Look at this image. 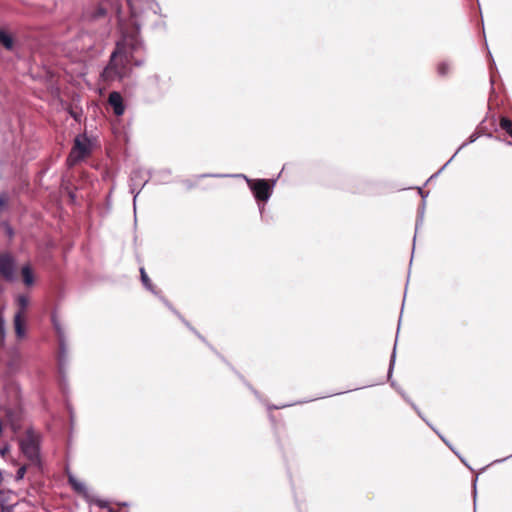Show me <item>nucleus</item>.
I'll use <instances>...</instances> for the list:
<instances>
[{"mask_svg": "<svg viewBox=\"0 0 512 512\" xmlns=\"http://www.w3.org/2000/svg\"><path fill=\"white\" fill-rule=\"evenodd\" d=\"M135 33L124 34L123 45L117 43L116 50L111 54L110 61L101 73V77L105 82L120 81L127 77L130 72L129 64L134 63L135 66L143 64L142 60L134 59L133 53L141 48V41L138 37L140 24L133 22Z\"/></svg>", "mask_w": 512, "mask_h": 512, "instance_id": "obj_1", "label": "nucleus"}, {"mask_svg": "<svg viewBox=\"0 0 512 512\" xmlns=\"http://www.w3.org/2000/svg\"><path fill=\"white\" fill-rule=\"evenodd\" d=\"M19 448L29 466L41 470V435L33 428H27L19 439Z\"/></svg>", "mask_w": 512, "mask_h": 512, "instance_id": "obj_2", "label": "nucleus"}, {"mask_svg": "<svg viewBox=\"0 0 512 512\" xmlns=\"http://www.w3.org/2000/svg\"><path fill=\"white\" fill-rule=\"evenodd\" d=\"M233 176L237 178H243L246 181L248 187L251 189L255 199L258 202H267L271 197L275 185V180H272L270 183L266 179H250L244 174H235Z\"/></svg>", "mask_w": 512, "mask_h": 512, "instance_id": "obj_3", "label": "nucleus"}, {"mask_svg": "<svg viewBox=\"0 0 512 512\" xmlns=\"http://www.w3.org/2000/svg\"><path fill=\"white\" fill-rule=\"evenodd\" d=\"M90 153V143L86 137L77 136L74 140V145L68 156L69 165H75L77 162L83 160Z\"/></svg>", "mask_w": 512, "mask_h": 512, "instance_id": "obj_4", "label": "nucleus"}, {"mask_svg": "<svg viewBox=\"0 0 512 512\" xmlns=\"http://www.w3.org/2000/svg\"><path fill=\"white\" fill-rule=\"evenodd\" d=\"M0 277L7 282L16 279V260L9 252H0Z\"/></svg>", "mask_w": 512, "mask_h": 512, "instance_id": "obj_5", "label": "nucleus"}, {"mask_svg": "<svg viewBox=\"0 0 512 512\" xmlns=\"http://www.w3.org/2000/svg\"><path fill=\"white\" fill-rule=\"evenodd\" d=\"M149 177L145 174L142 169H135L132 171L129 180L130 193L134 195L133 205L136 207V199L141 189L148 183Z\"/></svg>", "mask_w": 512, "mask_h": 512, "instance_id": "obj_6", "label": "nucleus"}, {"mask_svg": "<svg viewBox=\"0 0 512 512\" xmlns=\"http://www.w3.org/2000/svg\"><path fill=\"white\" fill-rule=\"evenodd\" d=\"M53 325L57 332L58 342H59V353H58V365L59 369L62 372L65 365L68 363V349L66 344V338L64 330L61 324L53 318Z\"/></svg>", "mask_w": 512, "mask_h": 512, "instance_id": "obj_7", "label": "nucleus"}, {"mask_svg": "<svg viewBox=\"0 0 512 512\" xmlns=\"http://www.w3.org/2000/svg\"><path fill=\"white\" fill-rule=\"evenodd\" d=\"M108 103L113 109V112L117 116L124 114L125 106L121 94L117 91H113L109 94Z\"/></svg>", "mask_w": 512, "mask_h": 512, "instance_id": "obj_8", "label": "nucleus"}, {"mask_svg": "<svg viewBox=\"0 0 512 512\" xmlns=\"http://www.w3.org/2000/svg\"><path fill=\"white\" fill-rule=\"evenodd\" d=\"M14 328L18 339H23L26 336L25 323L21 312H16L14 315Z\"/></svg>", "mask_w": 512, "mask_h": 512, "instance_id": "obj_9", "label": "nucleus"}, {"mask_svg": "<svg viewBox=\"0 0 512 512\" xmlns=\"http://www.w3.org/2000/svg\"><path fill=\"white\" fill-rule=\"evenodd\" d=\"M401 394H402L403 398H404V399H405V400H406V401H407V402L412 406V408L416 411V413L419 415V417H421V418H422V419H423V420H424V421H425V422H426V423H427V424H428V425H429V426H430V427H431V428H432V429H433V430H434V431L439 435V437L441 438V440H442V441H443V442H444V443H445V444H446V445H447V446H448V447H449V448H450V449H451V450H452L456 455H458V454L456 453V451L452 448V446L450 445V443H449V442H448V441H447V440H446V439H445V438H444L440 433H438V432H437V431H436V430L431 426V424H430V423H429V422H428V421H427V420L422 416V413H421V411L418 409V407H417L413 402H411V401H410V400L405 396V394H404V393H402V392H401Z\"/></svg>", "mask_w": 512, "mask_h": 512, "instance_id": "obj_10", "label": "nucleus"}, {"mask_svg": "<svg viewBox=\"0 0 512 512\" xmlns=\"http://www.w3.org/2000/svg\"><path fill=\"white\" fill-rule=\"evenodd\" d=\"M478 139V134L477 133H473L468 141L464 142L458 149L457 151L454 153V155L441 167V169L435 174V176L439 175L446 167L447 165L454 159V157L457 155V153L462 149L464 148L466 145H468L469 143H473L475 142L476 140Z\"/></svg>", "mask_w": 512, "mask_h": 512, "instance_id": "obj_11", "label": "nucleus"}, {"mask_svg": "<svg viewBox=\"0 0 512 512\" xmlns=\"http://www.w3.org/2000/svg\"><path fill=\"white\" fill-rule=\"evenodd\" d=\"M21 274H22L23 282L25 285L31 286L34 283L33 272L29 265H24L22 267Z\"/></svg>", "mask_w": 512, "mask_h": 512, "instance_id": "obj_12", "label": "nucleus"}, {"mask_svg": "<svg viewBox=\"0 0 512 512\" xmlns=\"http://www.w3.org/2000/svg\"><path fill=\"white\" fill-rule=\"evenodd\" d=\"M140 275H141V282H142L143 286L147 290L152 292L153 294L158 295V292L155 290L153 284L151 283L150 278L148 277V275L143 267L140 268Z\"/></svg>", "mask_w": 512, "mask_h": 512, "instance_id": "obj_13", "label": "nucleus"}, {"mask_svg": "<svg viewBox=\"0 0 512 512\" xmlns=\"http://www.w3.org/2000/svg\"><path fill=\"white\" fill-rule=\"evenodd\" d=\"M0 43L7 49L12 50L14 41L11 35L0 29Z\"/></svg>", "mask_w": 512, "mask_h": 512, "instance_id": "obj_14", "label": "nucleus"}, {"mask_svg": "<svg viewBox=\"0 0 512 512\" xmlns=\"http://www.w3.org/2000/svg\"><path fill=\"white\" fill-rule=\"evenodd\" d=\"M160 298H161V300L163 301V303H164V304H165V305H166V306H167L171 311H173V312H174V313H175V314H176V315H177V316H178V317L183 321V323H184V324H185V325H186L190 330H192L193 332H195L201 340L205 341V340H204V338H203L201 335H199V334L194 330V328H193V327H191V326H190V324H189L186 320H184V319L181 317V315H180V314H179V313H178V312H177V311H176V310L171 306V304H170V303H169L165 298H163V297H160Z\"/></svg>", "mask_w": 512, "mask_h": 512, "instance_id": "obj_15", "label": "nucleus"}, {"mask_svg": "<svg viewBox=\"0 0 512 512\" xmlns=\"http://www.w3.org/2000/svg\"><path fill=\"white\" fill-rule=\"evenodd\" d=\"M69 483L73 487V489L77 492H84L86 487L83 482L78 481L74 476L69 475Z\"/></svg>", "mask_w": 512, "mask_h": 512, "instance_id": "obj_16", "label": "nucleus"}, {"mask_svg": "<svg viewBox=\"0 0 512 512\" xmlns=\"http://www.w3.org/2000/svg\"><path fill=\"white\" fill-rule=\"evenodd\" d=\"M451 71V65L448 62H441L437 66V72L440 76H447Z\"/></svg>", "mask_w": 512, "mask_h": 512, "instance_id": "obj_17", "label": "nucleus"}, {"mask_svg": "<svg viewBox=\"0 0 512 512\" xmlns=\"http://www.w3.org/2000/svg\"><path fill=\"white\" fill-rule=\"evenodd\" d=\"M17 303H18V306H19V310L17 312H21V316H23L24 311L26 310V308L28 306L29 300H28V298L26 296L20 295L17 298Z\"/></svg>", "mask_w": 512, "mask_h": 512, "instance_id": "obj_18", "label": "nucleus"}, {"mask_svg": "<svg viewBox=\"0 0 512 512\" xmlns=\"http://www.w3.org/2000/svg\"><path fill=\"white\" fill-rule=\"evenodd\" d=\"M0 225L1 227H3L6 236L10 240L13 239V237L15 236V231L13 227L7 221H3Z\"/></svg>", "mask_w": 512, "mask_h": 512, "instance_id": "obj_19", "label": "nucleus"}, {"mask_svg": "<svg viewBox=\"0 0 512 512\" xmlns=\"http://www.w3.org/2000/svg\"><path fill=\"white\" fill-rule=\"evenodd\" d=\"M395 358H396V344L394 345V349H393V352H392V355H391V359H390V363H389L388 379H390V377L392 375L394 364H395Z\"/></svg>", "mask_w": 512, "mask_h": 512, "instance_id": "obj_20", "label": "nucleus"}, {"mask_svg": "<svg viewBox=\"0 0 512 512\" xmlns=\"http://www.w3.org/2000/svg\"><path fill=\"white\" fill-rule=\"evenodd\" d=\"M106 13H107L106 9L102 6H99L92 13V18L98 19V18L104 17L106 15Z\"/></svg>", "mask_w": 512, "mask_h": 512, "instance_id": "obj_21", "label": "nucleus"}, {"mask_svg": "<svg viewBox=\"0 0 512 512\" xmlns=\"http://www.w3.org/2000/svg\"><path fill=\"white\" fill-rule=\"evenodd\" d=\"M500 127L505 130L506 132L511 128H512V122L510 119L506 118V117H502L500 119Z\"/></svg>", "mask_w": 512, "mask_h": 512, "instance_id": "obj_22", "label": "nucleus"}, {"mask_svg": "<svg viewBox=\"0 0 512 512\" xmlns=\"http://www.w3.org/2000/svg\"><path fill=\"white\" fill-rule=\"evenodd\" d=\"M26 471H27V466L26 465L21 466L17 470L16 476H15L16 480L17 481L22 480L26 474Z\"/></svg>", "mask_w": 512, "mask_h": 512, "instance_id": "obj_23", "label": "nucleus"}, {"mask_svg": "<svg viewBox=\"0 0 512 512\" xmlns=\"http://www.w3.org/2000/svg\"><path fill=\"white\" fill-rule=\"evenodd\" d=\"M4 337H5V322H4L2 315L0 314V340H3Z\"/></svg>", "mask_w": 512, "mask_h": 512, "instance_id": "obj_24", "label": "nucleus"}, {"mask_svg": "<svg viewBox=\"0 0 512 512\" xmlns=\"http://www.w3.org/2000/svg\"><path fill=\"white\" fill-rule=\"evenodd\" d=\"M7 202H8L7 196L5 194H0V212L2 211V209L4 207L7 206Z\"/></svg>", "mask_w": 512, "mask_h": 512, "instance_id": "obj_25", "label": "nucleus"}, {"mask_svg": "<svg viewBox=\"0 0 512 512\" xmlns=\"http://www.w3.org/2000/svg\"><path fill=\"white\" fill-rule=\"evenodd\" d=\"M10 451V447L8 444H5L3 447L0 448V456L5 457L6 454Z\"/></svg>", "mask_w": 512, "mask_h": 512, "instance_id": "obj_26", "label": "nucleus"}, {"mask_svg": "<svg viewBox=\"0 0 512 512\" xmlns=\"http://www.w3.org/2000/svg\"><path fill=\"white\" fill-rule=\"evenodd\" d=\"M226 175L222 174H203L201 177H225Z\"/></svg>", "mask_w": 512, "mask_h": 512, "instance_id": "obj_27", "label": "nucleus"}, {"mask_svg": "<svg viewBox=\"0 0 512 512\" xmlns=\"http://www.w3.org/2000/svg\"><path fill=\"white\" fill-rule=\"evenodd\" d=\"M423 221V217L420 216L418 219H417V222H416V230L418 229L419 225L422 223Z\"/></svg>", "mask_w": 512, "mask_h": 512, "instance_id": "obj_28", "label": "nucleus"}, {"mask_svg": "<svg viewBox=\"0 0 512 512\" xmlns=\"http://www.w3.org/2000/svg\"><path fill=\"white\" fill-rule=\"evenodd\" d=\"M473 494H474V502L476 501V480L474 481V491H473Z\"/></svg>", "mask_w": 512, "mask_h": 512, "instance_id": "obj_29", "label": "nucleus"}, {"mask_svg": "<svg viewBox=\"0 0 512 512\" xmlns=\"http://www.w3.org/2000/svg\"><path fill=\"white\" fill-rule=\"evenodd\" d=\"M151 80H152L153 82L157 83V82H158V80H159V77L155 75Z\"/></svg>", "mask_w": 512, "mask_h": 512, "instance_id": "obj_30", "label": "nucleus"}, {"mask_svg": "<svg viewBox=\"0 0 512 512\" xmlns=\"http://www.w3.org/2000/svg\"><path fill=\"white\" fill-rule=\"evenodd\" d=\"M287 405H283V406H273L274 409H280V408H283V407H286ZM269 409H272V407H269Z\"/></svg>", "mask_w": 512, "mask_h": 512, "instance_id": "obj_31", "label": "nucleus"}, {"mask_svg": "<svg viewBox=\"0 0 512 512\" xmlns=\"http://www.w3.org/2000/svg\"><path fill=\"white\" fill-rule=\"evenodd\" d=\"M71 116H72L74 119L78 120V118H77V114H76V113L71 112Z\"/></svg>", "mask_w": 512, "mask_h": 512, "instance_id": "obj_32", "label": "nucleus"}, {"mask_svg": "<svg viewBox=\"0 0 512 512\" xmlns=\"http://www.w3.org/2000/svg\"><path fill=\"white\" fill-rule=\"evenodd\" d=\"M510 457H512V454H511L510 456H508V457L504 458V459L498 460L497 462H502V461H504V460H506V459H508V458H510Z\"/></svg>", "mask_w": 512, "mask_h": 512, "instance_id": "obj_33", "label": "nucleus"}, {"mask_svg": "<svg viewBox=\"0 0 512 512\" xmlns=\"http://www.w3.org/2000/svg\"><path fill=\"white\" fill-rule=\"evenodd\" d=\"M259 209H260V213H262V211L264 209V205H259Z\"/></svg>", "mask_w": 512, "mask_h": 512, "instance_id": "obj_34", "label": "nucleus"}, {"mask_svg": "<svg viewBox=\"0 0 512 512\" xmlns=\"http://www.w3.org/2000/svg\"><path fill=\"white\" fill-rule=\"evenodd\" d=\"M99 506H100V507H105V503H104V502H102V501H100V502H99Z\"/></svg>", "mask_w": 512, "mask_h": 512, "instance_id": "obj_35", "label": "nucleus"}, {"mask_svg": "<svg viewBox=\"0 0 512 512\" xmlns=\"http://www.w3.org/2000/svg\"><path fill=\"white\" fill-rule=\"evenodd\" d=\"M507 133L512 137V127H511V130L509 129V130L507 131Z\"/></svg>", "mask_w": 512, "mask_h": 512, "instance_id": "obj_36", "label": "nucleus"}, {"mask_svg": "<svg viewBox=\"0 0 512 512\" xmlns=\"http://www.w3.org/2000/svg\"><path fill=\"white\" fill-rule=\"evenodd\" d=\"M507 133L512 137V127H511V130L509 129V130L507 131Z\"/></svg>", "mask_w": 512, "mask_h": 512, "instance_id": "obj_37", "label": "nucleus"}, {"mask_svg": "<svg viewBox=\"0 0 512 512\" xmlns=\"http://www.w3.org/2000/svg\"><path fill=\"white\" fill-rule=\"evenodd\" d=\"M459 458L461 459V462H463L465 465H467L463 458H461L460 456H459Z\"/></svg>", "mask_w": 512, "mask_h": 512, "instance_id": "obj_38", "label": "nucleus"}, {"mask_svg": "<svg viewBox=\"0 0 512 512\" xmlns=\"http://www.w3.org/2000/svg\"><path fill=\"white\" fill-rule=\"evenodd\" d=\"M507 144L512 146V142H510V141H508Z\"/></svg>", "mask_w": 512, "mask_h": 512, "instance_id": "obj_39", "label": "nucleus"}]
</instances>
